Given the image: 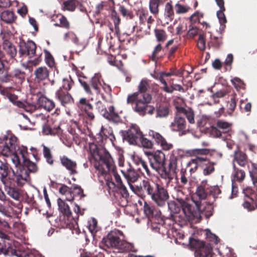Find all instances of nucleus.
Segmentation results:
<instances>
[{
  "label": "nucleus",
  "instance_id": "obj_52",
  "mask_svg": "<svg viewBox=\"0 0 257 257\" xmlns=\"http://www.w3.org/2000/svg\"><path fill=\"white\" fill-rule=\"evenodd\" d=\"M92 107V105L88 102L83 107V108H82L86 113L88 118L90 119H93L94 118V115L91 111Z\"/></svg>",
  "mask_w": 257,
  "mask_h": 257
},
{
  "label": "nucleus",
  "instance_id": "obj_12",
  "mask_svg": "<svg viewBox=\"0 0 257 257\" xmlns=\"http://www.w3.org/2000/svg\"><path fill=\"white\" fill-rule=\"evenodd\" d=\"M148 156H152L154 159V162H151L150 165L153 170L158 172L159 170L163 167L166 162V157L164 153L160 150H157L154 153L146 152Z\"/></svg>",
  "mask_w": 257,
  "mask_h": 257
},
{
  "label": "nucleus",
  "instance_id": "obj_22",
  "mask_svg": "<svg viewBox=\"0 0 257 257\" xmlns=\"http://www.w3.org/2000/svg\"><path fill=\"white\" fill-rule=\"evenodd\" d=\"M38 104L47 111H50L54 108L55 103L44 96H40L38 99Z\"/></svg>",
  "mask_w": 257,
  "mask_h": 257
},
{
  "label": "nucleus",
  "instance_id": "obj_7",
  "mask_svg": "<svg viewBox=\"0 0 257 257\" xmlns=\"http://www.w3.org/2000/svg\"><path fill=\"white\" fill-rule=\"evenodd\" d=\"M177 200L181 205L182 211L188 220L195 222L201 220V212L197 207L191 205L182 198H177Z\"/></svg>",
  "mask_w": 257,
  "mask_h": 257
},
{
  "label": "nucleus",
  "instance_id": "obj_49",
  "mask_svg": "<svg viewBox=\"0 0 257 257\" xmlns=\"http://www.w3.org/2000/svg\"><path fill=\"white\" fill-rule=\"evenodd\" d=\"M231 82L237 90L244 89L245 84L240 78L234 77L231 80Z\"/></svg>",
  "mask_w": 257,
  "mask_h": 257
},
{
  "label": "nucleus",
  "instance_id": "obj_35",
  "mask_svg": "<svg viewBox=\"0 0 257 257\" xmlns=\"http://www.w3.org/2000/svg\"><path fill=\"white\" fill-rule=\"evenodd\" d=\"M234 159L240 166H244L246 164V156L242 152L236 151L234 153Z\"/></svg>",
  "mask_w": 257,
  "mask_h": 257
},
{
  "label": "nucleus",
  "instance_id": "obj_26",
  "mask_svg": "<svg viewBox=\"0 0 257 257\" xmlns=\"http://www.w3.org/2000/svg\"><path fill=\"white\" fill-rule=\"evenodd\" d=\"M37 57L33 60H30L27 62H22V66L26 69H28L30 71H32L33 67L39 64L42 61L41 55L42 53L36 55Z\"/></svg>",
  "mask_w": 257,
  "mask_h": 257
},
{
  "label": "nucleus",
  "instance_id": "obj_27",
  "mask_svg": "<svg viewBox=\"0 0 257 257\" xmlns=\"http://www.w3.org/2000/svg\"><path fill=\"white\" fill-rule=\"evenodd\" d=\"M143 185L144 191H146L148 194L152 197L159 185L151 182L147 180H144L143 181Z\"/></svg>",
  "mask_w": 257,
  "mask_h": 257
},
{
  "label": "nucleus",
  "instance_id": "obj_9",
  "mask_svg": "<svg viewBox=\"0 0 257 257\" xmlns=\"http://www.w3.org/2000/svg\"><path fill=\"white\" fill-rule=\"evenodd\" d=\"M96 109L105 118L114 122L119 121L118 115L114 111V107L111 105L108 107V110L105 105V103L98 101L95 104Z\"/></svg>",
  "mask_w": 257,
  "mask_h": 257
},
{
  "label": "nucleus",
  "instance_id": "obj_19",
  "mask_svg": "<svg viewBox=\"0 0 257 257\" xmlns=\"http://www.w3.org/2000/svg\"><path fill=\"white\" fill-rule=\"evenodd\" d=\"M171 126L174 131L185 132L186 128V122L184 117L176 115Z\"/></svg>",
  "mask_w": 257,
  "mask_h": 257
},
{
  "label": "nucleus",
  "instance_id": "obj_39",
  "mask_svg": "<svg viewBox=\"0 0 257 257\" xmlns=\"http://www.w3.org/2000/svg\"><path fill=\"white\" fill-rule=\"evenodd\" d=\"M8 98L10 101L15 104L18 107L21 108H23L27 111H29L30 110L28 109V106H27L23 102L17 100L18 97L16 95L12 94H9L8 95Z\"/></svg>",
  "mask_w": 257,
  "mask_h": 257
},
{
  "label": "nucleus",
  "instance_id": "obj_13",
  "mask_svg": "<svg viewBox=\"0 0 257 257\" xmlns=\"http://www.w3.org/2000/svg\"><path fill=\"white\" fill-rule=\"evenodd\" d=\"M36 46L35 43L32 41H21L19 43V54L21 57L28 56L29 58L33 57L36 54Z\"/></svg>",
  "mask_w": 257,
  "mask_h": 257
},
{
  "label": "nucleus",
  "instance_id": "obj_16",
  "mask_svg": "<svg viewBox=\"0 0 257 257\" xmlns=\"http://www.w3.org/2000/svg\"><path fill=\"white\" fill-rule=\"evenodd\" d=\"M142 135L139 127L136 125H133L126 132L125 137L131 144L137 145Z\"/></svg>",
  "mask_w": 257,
  "mask_h": 257
},
{
  "label": "nucleus",
  "instance_id": "obj_8",
  "mask_svg": "<svg viewBox=\"0 0 257 257\" xmlns=\"http://www.w3.org/2000/svg\"><path fill=\"white\" fill-rule=\"evenodd\" d=\"M118 166L121 168L120 172L126 180L129 186L135 183L140 178L139 173L134 169L130 163L125 162L123 159L120 158L118 160Z\"/></svg>",
  "mask_w": 257,
  "mask_h": 257
},
{
  "label": "nucleus",
  "instance_id": "obj_21",
  "mask_svg": "<svg viewBox=\"0 0 257 257\" xmlns=\"http://www.w3.org/2000/svg\"><path fill=\"white\" fill-rule=\"evenodd\" d=\"M175 107L178 112L183 113L186 116L190 123H194L195 122V114L192 108L190 107H180L178 105H176Z\"/></svg>",
  "mask_w": 257,
  "mask_h": 257
},
{
  "label": "nucleus",
  "instance_id": "obj_44",
  "mask_svg": "<svg viewBox=\"0 0 257 257\" xmlns=\"http://www.w3.org/2000/svg\"><path fill=\"white\" fill-rule=\"evenodd\" d=\"M225 10H220L217 12V16L219 19V21L220 24L219 29L221 31H223L225 28V23L227 21L223 12Z\"/></svg>",
  "mask_w": 257,
  "mask_h": 257
},
{
  "label": "nucleus",
  "instance_id": "obj_53",
  "mask_svg": "<svg viewBox=\"0 0 257 257\" xmlns=\"http://www.w3.org/2000/svg\"><path fill=\"white\" fill-rule=\"evenodd\" d=\"M235 172L234 174V180L237 181H242L245 177V173L243 171L235 169Z\"/></svg>",
  "mask_w": 257,
  "mask_h": 257
},
{
  "label": "nucleus",
  "instance_id": "obj_30",
  "mask_svg": "<svg viewBox=\"0 0 257 257\" xmlns=\"http://www.w3.org/2000/svg\"><path fill=\"white\" fill-rule=\"evenodd\" d=\"M1 18L6 23H12L15 21L16 16L13 12L5 11L1 13Z\"/></svg>",
  "mask_w": 257,
  "mask_h": 257
},
{
  "label": "nucleus",
  "instance_id": "obj_36",
  "mask_svg": "<svg viewBox=\"0 0 257 257\" xmlns=\"http://www.w3.org/2000/svg\"><path fill=\"white\" fill-rule=\"evenodd\" d=\"M156 117L163 118L167 117L170 112L168 106L166 105H160L157 107L156 110Z\"/></svg>",
  "mask_w": 257,
  "mask_h": 257
},
{
  "label": "nucleus",
  "instance_id": "obj_41",
  "mask_svg": "<svg viewBox=\"0 0 257 257\" xmlns=\"http://www.w3.org/2000/svg\"><path fill=\"white\" fill-rule=\"evenodd\" d=\"M134 162L138 165H141L145 170L147 175L149 176L152 175V172L149 169L147 163L141 158L137 156L134 157Z\"/></svg>",
  "mask_w": 257,
  "mask_h": 257
},
{
  "label": "nucleus",
  "instance_id": "obj_31",
  "mask_svg": "<svg viewBox=\"0 0 257 257\" xmlns=\"http://www.w3.org/2000/svg\"><path fill=\"white\" fill-rule=\"evenodd\" d=\"M5 186L6 192L11 197L15 200H19L20 198L19 192L16 188L10 186V181H9L8 184Z\"/></svg>",
  "mask_w": 257,
  "mask_h": 257
},
{
  "label": "nucleus",
  "instance_id": "obj_46",
  "mask_svg": "<svg viewBox=\"0 0 257 257\" xmlns=\"http://www.w3.org/2000/svg\"><path fill=\"white\" fill-rule=\"evenodd\" d=\"M160 0H150L149 4V9L150 12L154 14L157 15L159 13V6L160 5Z\"/></svg>",
  "mask_w": 257,
  "mask_h": 257
},
{
  "label": "nucleus",
  "instance_id": "obj_48",
  "mask_svg": "<svg viewBox=\"0 0 257 257\" xmlns=\"http://www.w3.org/2000/svg\"><path fill=\"white\" fill-rule=\"evenodd\" d=\"M143 208L144 213L148 218H150L154 216V207L153 206L145 202Z\"/></svg>",
  "mask_w": 257,
  "mask_h": 257
},
{
  "label": "nucleus",
  "instance_id": "obj_55",
  "mask_svg": "<svg viewBox=\"0 0 257 257\" xmlns=\"http://www.w3.org/2000/svg\"><path fill=\"white\" fill-rule=\"evenodd\" d=\"M71 188L72 189V193L73 195H74V198L76 196H80V197H83L84 196L83 190L80 187L77 185H73L71 187Z\"/></svg>",
  "mask_w": 257,
  "mask_h": 257
},
{
  "label": "nucleus",
  "instance_id": "obj_45",
  "mask_svg": "<svg viewBox=\"0 0 257 257\" xmlns=\"http://www.w3.org/2000/svg\"><path fill=\"white\" fill-rule=\"evenodd\" d=\"M155 37L158 42H164L167 39V35L166 32L162 29H156L154 31Z\"/></svg>",
  "mask_w": 257,
  "mask_h": 257
},
{
  "label": "nucleus",
  "instance_id": "obj_51",
  "mask_svg": "<svg viewBox=\"0 0 257 257\" xmlns=\"http://www.w3.org/2000/svg\"><path fill=\"white\" fill-rule=\"evenodd\" d=\"M139 141L140 142L141 145L143 148L150 149L153 147V145L152 141L144 138L143 135H142V137Z\"/></svg>",
  "mask_w": 257,
  "mask_h": 257
},
{
  "label": "nucleus",
  "instance_id": "obj_15",
  "mask_svg": "<svg viewBox=\"0 0 257 257\" xmlns=\"http://www.w3.org/2000/svg\"><path fill=\"white\" fill-rule=\"evenodd\" d=\"M13 169L6 162L0 160V180L4 185L8 184L9 180L12 179Z\"/></svg>",
  "mask_w": 257,
  "mask_h": 257
},
{
  "label": "nucleus",
  "instance_id": "obj_40",
  "mask_svg": "<svg viewBox=\"0 0 257 257\" xmlns=\"http://www.w3.org/2000/svg\"><path fill=\"white\" fill-rule=\"evenodd\" d=\"M60 132V127L51 128L48 124H45L43 127V133L45 135H56Z\"/></svg>",
  "mask_w": 257,
  "mask_h": 257
},
{
  "label": "nucleus",
  "instance_id": "obj_60",
  "mask_svg": "<svg viewBox=\"0 0 257 257\" xmlns=\"http://www.w3.org/2000/svg\"><path fill=\"white\" fill-rule=\"evenodd\" d=\"M165 15L168 18H171L174 15V11L172 6L169 3H167L165 6Z\"/></svg>",
  "mask_w": 257,
  "mask_h": 257
},
{
  "label": "nucleus",
  "instance_id": "obj_18",
  "mask_svg": "<svg viewBox=\"0 0 257 257\" xmlns=\"http://www.w3.org/2000/svg\"><path fill=\"white\" fill-rule=\"evenodd\" d=\"M56 97L60 102L63 106L71 104L73 102V99L68 91H65L62 89H58L56 92Z\"/></svg>",
  "mask_w": 257,
  "mask_h": 257
},
{
  "label": "nucleus",
  "instance_id": "obj_38",
  "mask_svg": "<svg viewBox=\"0 0 257 257\" xmlns=\"http://www.w3.org/2000/svg\"><path fill=\"white\" fill-rule=\"evenodd\" d=\"M4 49L5 50L7 53L13 58L17 54V49L16 47L12 45L9 42L6 41L4 43Z\"/></svg>",
  "mask_w": 257,
  "mask_h": 257
},
{
  "label": "nucleus",
  "instance_id": "obj_62",
  "mask_svg": "<svg viewBox=\"0 0 257 257\" xmlns=\"http://www.w3.org/2000/svg\"><path fill=\"white\" fill-rule=\"evenodd\" d=\"M197 45L201 51L205 49V41L203 35H199Z\"/></svg>",
  "mask_w": 257,
  "mask_h": 257
},
{
  "label": "nucleus",
  "instance_id": "obj_28",
  "mask_svg": "<svg viewBox=\"0 0 257 257\" xmlns=\"http://www.w3.org/2000/svg\"><path fill=\"white\" fill-rule=\"evenodd\" d=\"M212 247L209 244H207V246L196 250L195 257H212Z\"/></svg>",
  "mask_w": 257,
  "mask_h": 257
},
{
  "label": "nucleus",
  "instance_id": "obj_33",
  "mask_svg": "<svg viewBox=\"0 0 257 257\" xmlns=\"http://www.w3.org/2000/svg\"><path fill=\"white\" fill-rule=\"evenodd\" d=\"M78 1L77 0H67L63 2L62 9L64 11H74L78 5Z\"/></svg>",
  "mask_w": 257,
  "mask_h": 257
},
{
  "label": "nucleus",
  "instance_id": "obj_14",
  "mask_svg": "<svg viewBox=\"0 0 257 257\" xmlns=\"http://www.w3.org/2000/svg\"><path fill=\"white\" fill-rule=\"evenodd\" d=\"M169 198V195L167 190L160 185L151 197L152 199L159 206H164Z\"/></svg>",
  "mask_w": 257,
  "mask_h": 257
},
{
  "label": "nucleus",
  "instance_id": "obj_10",
  "mask_svg": "<svg viewBox=\"0 0 257 257\" xmlns=\"http://www.w3.org/2000/svg\"><path fill=\"white\" fill-rule=\"evenodd\" d=\"M16 170H12V179H14L17 185L22 186L30 180L27 170L22 166H18Z\"/></svg>",
  "mask_w": 257,
  "mask_h": 257
},
{
  "label": "nucleus",
  "instance_id": "obj_58",
  "mask_svg": "<svg viewBox=\"0 0 257 257\" xmlns=\"http://www.w3.org/2000/svg\"><path fill=\"white\" fill-rule=\"evenodd\" d=\"M60 24H56V26H59L61 27L65 28L66 29L69 28V23L67 20L66 18L64 16H61L59 19Z\"/></svg>",
  "mask_w": 257,
  "mask_h": 257
},
{
  "label": "nucleus",
  "instance_id": "obj_29",
  "mask_svg": "<svg viewBox=\"0 0 257 257\" xmlns=\"http://www.w3.org/2000/svg\"><path fill=\"white\" fill-rule=\"evenodd\" d=\"M60 193L65 196L66 200L71 201L74 199V195L72 193V189L69 188L66 185H63L59 189Z\"/></svg>",
  "mask_w": 257,
  "mask_h": 257
},
{
  "label": "nucleus",
  "instance_id": "obj_17",
  "mask_svg": "<svg viewBox=\"0 0 257 257\" xmlns=\"http://www.w3.org/2000/svg\"><path fill=\"white\" fill-rule=\"evenodd\" d=\"M149 135L155 140L156 143L161 147L163 150L169 151L173 148V145L168 142L166 139L159 133L154 131H150L149 132Z\"/></svg>",
  "mask_w": 257,
  "mask_h": 257
},
{
  "label": "nucleus",
  "instance_id": "obj_4",
  "mask_svg": "<svg viewBox=\"0 0 257 257\" xmlns=\"http://www.w3.org/2000/svg\"><path fill=\"white\" fill-rule=\"evenodd\" d=\"M210 153L208 149H194L186 151V154L189 157H194L187 164L191 174L194 173L199 166H201L204 163L207 161V158L203 156L207 155Z\"/></svg>",
  "mask_w": 257,
  "mask_h": 257
},
{
  "label": "nucleus",
  "instance_id": "obj_23",
  "mask_svg": "<svg viewBox=\"0 0 257 257\" xmlns=\"http://www.w3.org/2000/svg\"><path fill=\"white\" fill-rule=\"evenodd\" d=\"M62 165L64 166L71 174L76 173V163L68 158L63 156L60 159Z\"/></svg>",
  "mask_w": 257,
  "mask_h": 257
},
{
  "label": "nucleus",
  "instance_id": "obj_50",
  "mask_svg": "<svg viewBox=\"0 0 257 257\" xmlns=\"http://www.w3.org/2000/svg\"><path fill=\"white\" fill-rule=\"evenodd\" d=\"M237 101V99L236 98V94L233 93L231 95L230 100L228 101V109L230 111H233L236 107Z\"/></svg>",
  "mask_w": 257,
  "mask_h": 257
},
{
  "label": "nucleus",
  "instance_id": "obj_24",
  "mask_svg": "<svg viewBox=\"0 0 257 257\" xmlns=\"http://www.w3.org/2000/svg\"><path fill=\"white\" fill-rule=\"evenodd\" d=\"M208 192L209 186L207 185V181L206 180L203 181L197 187L196 192V195L200 199H205L206 198Z\"/></svg>",
  "mask_w": 257,
  "mask_h": 257
},
{
  "label": "nucleus",
  "instance_id": "obj_32",
  "mask_svg": "<svg viewBox=\"0 0 257 257\" xmlns=\"http://www.w3.org/2000/svg\"><path fill=\"white\" fill-rule=\"evenodd\" d=\"M57 202L59 211L64 215L70 216L71 212L68 205L61 198L58 199Z\"/></svg>",
  "mask_w": 257,
  "mask_h": 257
},
{
  "label": "nucleus",
  "instance_id": "obj_34",
  "mask_svg": "<svg viewBox=\"0 0 257 257\" xmlns=\"http://www.w3.org/2000/svg\"><path fill=\"white\" fill-rule=\"evenodd\" d=\"M215 163L211 162L207 159V161L204 163L201 166L202 167L203 174L205 176L209 175L212 174L215 170L214 167Z\"/></svg>",
  "mask_w": 257,
  "mask_h": 257
},
{
  "label": "nucleus",
  "instance_id": "obj_3",
  "mask_svg": "<svg viewBox=\"0 0 257 257\" xmlns=\"http://www.w3.org/2000/svg\"><path fill=\"white\" fill-rule=\"evenodd\" d=\"M150 88L149 81L146 79H142L138 85V91L129 94L127 98V103H135V111L142 115L146 114V108L152 99V95L148 92Z\"/></svg>",
  "mask_w": 257,
  "mask_h": 257
},
{
  "label": "nucleus",
  "instance_id": "obj_1",
  "mask_svg": "<svg viewBox=\"0 0 257 257\" xmlns=\"http://www.w3.org/2000/svg\"><path fill=\"white\" fill-rule=\"evenodd\" d=\"M1 153L6 157H11V160L16 167L24 164L28 170L32 173L38 171L36 164L27 159L28 152L27 148L19 147L17 144V138L10 137L6 139L4 143H1Z\"/></svg>",
  "mask_w": 257,
  "mask_h": 257
},
{
  "label": "nucleus",
  "instance_id": "obj_42",
  "mask_svg": "<svg viewBox=\"0 0 257 257\" xmlns=\"http://www.w3.org/2000/svg\"><path fill=\"white\" fill-rule=\"evenodd\" d=\"M42 146L43 148V153L44 158L46 159L47 162L49 164L52 165L54 163V160L50 149L44 145H43Z\"/></svg>",
  "mask_w": 257,
  "mask_h": 257
},
{
  "label": "nucleus",
  "instance_id": "obj_5",
  "mask_svg": "<svg viewBox=\"0 0 257 257\" xmlns=\"http://www.w3.org/2000/svg\"><path fill=\"white\" fill-rule=\"evenodd\" d=\"M103 240L107 247L115 248L119 252L134 250V245L120 239L116 232H110L106 237L103 238Z\"/></svg>",
  "mask_w": 257,
  "mask_h": 257
},
{
  "label": "nucleus",
  "instance_id": "obj_20",
  "mask_svg": "<svg viewBox=\"0 0 257 257\" xmlns=\"http://www.w3.org/2000/svg\"><path fill=\"white\" fill-rule=\"evenodd\" d=\"M35 78L38 81H44L49 79V70L45 66L37 68L34 71Z\"/></svg>",
  "mask_w": 257,
  "mask_h": 257
},
{
  "label": "nucleus",
  "instance_id": "obj_54",
  "mask_svg": "<svg viewBox=\"0 0 257 257\" xmlns=\"http://www.w3.org/2000/svg\"><path fill=\"white\" fill-rule=\"evenodd\" d=\"M129 186L132 191L137 194H143V193L144 192V189L143 185L142 186H138L133 185L132 184H130Z\"/></svg>",
  "mask_w": 257,
  "mask_h": 257
},
{
  "label": "nucleus",
  "instance_id": "obj_11",
  "mask_svg": "<svg viewBox=\"0 0 257 257\" xmlns=\"http://www.w3.org/2000/svg\"><path fill=\"white\" fill-rule=\"evenodd\" d=\"M177 168V159L175 156H171L169 160L168 168L163 167V170L161 174V177L168 179L169 181L172 180L175 176Z\"/></svg>",
  "mask_w": 257,
  "mask_h": 257
},
{
  "label": "nucleus",
  "instance_id": "obj_59",
  "mask_svg": "<svg viewBox=\"0 0 257 257\" xmlns=\"http://www.w3.org/2000/svg\"><path fill=\"white\" fill-rule=\"evenodd\" d=\"M45 53H46L45 59H46V63L50 67H52L54 65V61L53 58L52 56L51 55V54L47 51H45Z\"/></svg>",
  "mask_w": 257,
  "mask_h": 257
},
{
  "label": "nucleus",
  "instance_id": "obj_6",
  "mask_svg": "<svg viewBox=\"0 0 257 257\" xmlns=\"http://www.w3.org/2000/svg\"><path fill=\"white\" fill-rule=\"evenodd\" d=\"M79 82L85 91L89 94L95 93L96 94L101 93V89H102L106 93H110L111 90L110 87L104 83L99 74H95L90 80L89 86L86 82L79 80Z\"/></svg>",
  "mask_w": 257,
  "mask_h": 257
},
{
  "label": "nucleus",
  "instance_id": "obj_64",
  "mask_svg": "<svg viewBox=\"0 0 257 257\" xmlns=\"http://www.w3.org/2000/svg\"><path fill=\"white\" fill-rule=\"evenodd\" d=\"M164 76L161 73L160 76L158 78V80L161 82L162 84H163V87H162V89L166 91H170L168 90V86L166 81V80L164 78Z\"/></svg>",
  "mask_w": 257,
  "mask_h": 257
},
{
  "label": "nucleus",
  "instance_id": "obj_25",
  "mask_svg": "<svg viewBox=\"0 0 257 257\" xmlns=\"http://www.w3.org/2000/svg\"><path fill=\"white\" fill-rule=\"evenodd\" d=\"M256 195L252 194L251 196H247L245 201L243 204L244 208L248 209V211L253 210L257 207Z\"/></svg>",
  "mask_w": 257,
  "mask_h": 257
},
{
  "label": "nucleus",
  "instance_id": "obj_63",
  "mask_svg": "<svg viewBox=\"0 0 257 257\" xmlns=\"http://www.w3.org/2000/svg\"><path fill=\"white\" fill-rule=\"evenodd\" d=\"M162 50V46L160 44H158L155 48L152 53V59L153 60L155 61L157 58V55L158 54L159 52H160Z\"/></svg>",
  "mask_w": 257,
  "mask_h": 257
},
{
  "label": "nucleus",
  "instance_id": "obj_57",
  "mask_svg": "<svg viewBox=\"0 0 257 257\" xmlns=\"http://www.w3.org/2000/svg\"><path fill=\"white\" fill-rule=\"evenodd\" d=\"M175 9L177 13L183 14L187 12L190 9V7L177 4L175 5Z\"/></svg>",
  "mask_w": 257,
  "mask_h": 257
},
{
  "label": "nucleus",
  "instance_id": "obj_47",
  "mask_svg": "<svg viewBox=\"0 0 257 257\" xmlns=\"http://www.w3.org/2000/svg\"><path fill=\"white\" fill-rule=\"evenodd\" d=\"M189 244L192 247L195 248L197 250L203 248L207 245L205 244L203 241L194 238H190Z\"/></svg>",
  "mask_w": 257,
  "mask_h": 257
},
{
  "label": "nucleus",
  "instance_id": "obj_56",
  "mask_svg": "<svg viewBox=\"0 0 257 257\" xmlns=\"http://www.w3.org/2000/svg\"><path fill=\"white\" fill-rule=\"evenodd\" d=\"M170 87H168V90L170 91H166V92L172 93L174 90H178L184 92L183 88L179 84H174L170 82Z\"/></svg>",
  "mask_w": 257,
  "mask_h": 257
},
{
  "label": "nucleus",
  "instance_id": "obj_43",
  "mask_svg": "<svg viewBox=\"0 0 257 257\" xmlns=\"http://www.w3.org/2000/svg\"><path fill=\"white\" fill-rule=\"evenodd\" d=\"M231 124L230 123L222 120H218L216 122L217 128L221 130L223 133L228 132L231 128Z\"/></svg>",
  "mask_w": 257,
  "mask_h": 257
},
{
  "label": "nucleus",
  "instance_id": "obj_37",
  "mask_svg": "<svg viewBox=\"0 0 257 257\" xmlns=\"http://www.w3.org/2000/svg\"><path fill=\"white\" fill-rule=\"evenodd\" d=\"M73 85V81L70 77L62 79L59 89H62L65 91L70 90Z\"/></svg>",
  "mask_w": 257,
  "mask_h": 257
},
{
  "label": "nucleus",
  "instance_id": "obj_2",
  "mask_svg": "<svg viewBox=\"0 0 257 257\" xmlns=\"http://www.w3.org/2000/svg\"><path fill=\"white\" fill-rule=\"evenodd\" d=\"M90 152L95 162L94 166L101 175L109 171L113 172L117 186L122 184L120 176L115 171L114 161L109 153L104 148H98L94 144L90 145Z\"/></svg>",
  "mask_w": 257,
  "mask_h": 257
},
{
  "label": "nucleus",
  "instance_id": "obj_61",
  "mask_svg": "<svg viewBox=\"0 0 257 257\" xmlns=\"http://www.w3.org/2000/svg\"><path fill=\"white\" fill-rule=\"evenodd\" d=\"M117 188H118L119 191L123 197L126 198L128 197L129 193L128 191L125 186L123 184L118 186Z\"/></svg>",
  "mask_w": 257,
  "mask_h": 257
}]
</instances>
